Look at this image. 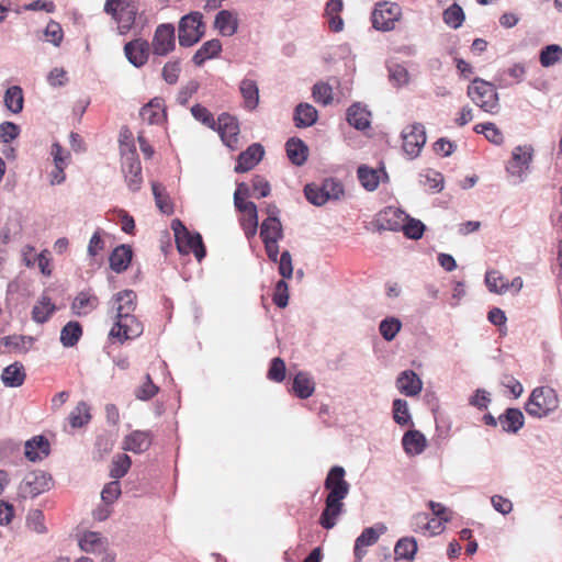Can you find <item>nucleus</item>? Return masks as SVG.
<instances>
[{
    "mask_svg": "<svg viewBox=\"0 0 562 562\" xmlns=\"http://www.w3.org/2000/svg\"><path fill=\"white\" fill-rule=\"evenodd\" d=\"M117 304L115 322L109 336L123 344L125 340L139 337L144 331L142 322L133 314L136 310V293L133 290H123L113 296Z\"/></svg>",
    "mask_w": 562,
    "mask_h": 562,
    "instance_id": "f257e3e1",
    "label": "nucleus"
},
{
    "mask_svg": "<svg viewBox=\"0 0 562 562\" xmlns=\"http://www.w3.org/2000/svg\"><path fill=\"white\" fill-rule=\"evenodd\" d=\"M559 407V398L555 391L549 386L536 387L529 395L526 404V413L535 418H543Z\"/></svg>",
    "mask_w": 562,
    "mask_h": 562,
    "instance_id": "f03ea898",
    "label": "nucleus"
},
{
    "mask_svg": "<svg viewBox=\"0 0 562 562\" xmlns=\"http://www.w3.org/2000/svg\"><path fill=\"white\" fill-rule=\"evenodd\" d=\"M171 228L175 234L177 249L182 255L193 254L198 261H201L206 250L202 240V236L196 232H190L183 223L176 218L171 222Z\"/></svg>",
    "mask_w": 562,
    "mask_h": 562,
    "instance_id": "7ed1b4c3",
    "label": "nucleus"
},
{
    "mask_svg": "<svg viewBox=\"0 0 562 562\" xmlns=\"http://www.w3.org/2000/svg\"><path fill=\"white\" fill-rule=\"evenodd\" d=\"M468 97L487 113H496L499 109L496 86L481 78H475L468 87Z\"/></svg>",
    "mask_w": 562,
    "mask_h": 562,
    "instance_id": "20e7f679",
    "label": "nucleus"
},
{
    "mask_svg": "<svg viewBox=\"0 0 562 562\" xmlns=\"http://www.w3.org/2000/svg\"><path fill=\"white\" fill-rule=\"evenodd\" d=\"M533 148L530 145L517 146L513 149L512 158L506 166V171L513 183L522 182L529 171Z\"/></svg>",
    "mask_w": 562,
    "mask_h": 562,
    "instance_id": "39448f33",
    "label": "nucleus"
},
{
    "mask_svg": "<svg viewBox=\"0 0 562 562\" xmlns=\"http://www.w3.org/2000/svg\"><path fill=\"white\" fill-rule=\"evenodd\" d=\"M202 19L200 12H191L181 18L178 26L180 46L191 47L201 40L204 34Z\"/></svg>",
    "mask_w": 562,
    "mask_h": 562,
    "instance_id": "423d86ee",
    "label": "nucleus"
},
{
    "mask_svg": "<svg viewBox=\"0 0 562 562\" xmlns=\"http://www.w3.org/2000/svg\"><path fill=\"white\" fill-rule=\"evenodd\" d=\"M50 475L42 470L29 472L22 479L18 495L21 498H34L49 490Z\"/></svg>",
    "mask_w": 562,
    "mask_h": 562,
    "instance_id": "0eeeda50",
    "label": "nucleus"
},
{
    "mask_svg": "<svg viewBox=\"0 0 562 562\" xmlns=\"http://www.w3.org/2000/svg\"><path fill=\"white\" fill-rule=\"evenodd\" d=\"M401 14L402 11L398 4L387 1L379 2L371 14L372 25L378 31H392Z\"/></svg>",
    "mask_w": 562,
    "mask_h": 562,
    "instance_id": "6e6552de",
    "label": "nucleus"
},
{
    "mask_svg": "<svg viewBox=\"0 0 562 562\" xmlns=\"http://www.w3.org/2000/svg\"><path fill=\"white\" fill-rule=\"evenodd\" d=\"M122 170L125 175L126 183L130 190L136 192L142 184V166L137 157L135 146H131L128 151L124 149V140H122Z\"/></svg>",
    "mask_w": 562,
    "mask_h": 562,
    "instance_id": "1a4fd4ad",
    "label": "nucleus"
},
{
    "mask_svg": "<svg viewBox=\"0 0 562 562\" xmlns=\"http://www.w3.org/2000/svg\"><path fill=\"white\" fill-rule=\"evenodd\" d=\"M403 150L411 158H416L426 143V131L422 123H414L402 132Z\"/></svg>",
    "mask_w": 562,
    "mask_h": 562,
    "instance_id": "9d476101",
    "label": "nucleus"
},
{
    "mask_svg": "<svg viewBox=\"0 0 562 562\" xmlns=\"http://www.w3.org/2000/svg\"><path fill=\"white\" fill-rule=\"evenodd\" d=\"M215 130L231 150L238 148L239 124L236 117L228 113H222L216 121Z\"/></svg>",
    "mask_w": 562,
    "mask_h": 562,
    "instance_id": "9b49d317",
    "label": "nucleus"
},
{
    "mask_svg": "<svg viewBox=\"0 0 562 562\" xmlns=\"http://www.w3.org/2000/svg\"><path fill=\"white\" fill-rule=\"evenodd\" d=\"M153 53L157 56H166L176 47L175 26L170 23L159 24L156 27L153 42Z\"/></svg>",
    "mask_w": 562,
    "mask_h": 562,
    "instance_id": "f8f14e48",
    "label": "nucleus"
},
{
    "mask_svg": "<svg viewBox=\"0 0 562 562\" xmlns=\"http://www.w3.org/2000/svg\"><path fill=\"white\" fill-rule=\"evenodd\" d=\"M387 530L386 526L378 522L372 527L364 528L355 541V562H361L367 551L366 548L375 544L379 538Z\"/></svg>",
    "mask_w": 562,
    "mask_h": 562,
    "instance_id": "ddd939ff",
    "label": "nucleus"
},
{
    "mask_svg": "<svg viewBox=\"0 0 562 562\" xmlns=\"http://www.w3.org/2000/svg\"><path fill=\"white\" fill-rule=\"evenodd\" d=\"M346 471L340 465L333 467L324 482L325 488L328 491L327 496L345 499L350 490V484L345 480Z\"/></svg>",
    "mask_w": 562,
    "mask_h": 562,
    "instance_id": "4468645a",
    "label": "nucleus"
},
{
    "mask_svg": "<svg viewBox=\"0 0 562 562\" xmlns=\"http://www.w3.org/2000/svg\"><path fill=\"white\" fill-rule=\"evenodd\" d=\"M127 60L136 68L144 66L149 56V44L143 38L133 40L124 45Z\"/></svg>",
    "mask_w": 562,
    "mask_h": 562,
    "instance_id": "2eb2a0df",
    "label": "nucleus"
},
{
    "mask_svg": "<svg viewBox=\"0 0 562 562\" xmlns=\"http://www.w3.org/2000/svg\"><path fill=\"white\" fill-rule=\"evenodd\" d=\"M409 527L414 532L426 536H436L443 530L441 520L430 518L426 513L415 514L411 519Z\"/></svg>",
    "mask_w": 562,
    "mask_h": 562,
    "instance_id": "dca6fc26",
    "label": "nucleus"
},
{
    "mask_svg": "<svg viewBox=\"0 0 562 562\" xmlns=\"http://www.w3.org/2000/svg\"><path fill=\"white\" fill-rule=\"evenodd\" d=\"M342 498L326 496L325 508L321 514L319 524L323 528L329 530L337 524V518L344 512Z\"/></svg>",
    "mask_w": 562,
    "mask_h": 562,
    "instance_id": "f3484780",
    "label": "nucleus"
},
{
    "mask_svg": "<svg viewBox=\"0 0 562 562\" xmlns=\"http://www.w3.org/2000/svg\"><path fill=\"white\" fill-rule=\"evenodd\" d=\"M342 498L326 496L325 508L321 514L319 524L323 528L329 530L337 524V518L344 512Z\"/></svg>",
    "mask_w": 562,
    "mask_h": 562,
    "instance_id": "a211bd4d",
    "label": "nucleus"
},
{
    "mask_svg": "<svg viewBox=\"0 0 562 562\" xmlns=\"http://www.w3.org/2000/svg\"><path fill=\"white\" fill-rule=\"evenodd\" d=\"M265 149L259 143L251 144L245 151L238 155L234 170L238 173L252 169L263 157Z\"/></svg>",
    "mask_w": 562,
    "mask_h": 562,
    "instance_id": "6ab92c4d",
    "label": "nucleus"
},
{
    "mask_svg": "<svg viewBox=\"0 0 562 562\" xmlns=\"http://www.w3.org/2000/svg\"><path fill=\"white\" fill-rule=\"evenodd\" d=\"M407 217L402 210L390 206L379 213L376 223L379 229L396 232L402 228L403 222Z\"/></svg>",
    "mask_w": 562,
    "mask_h": 562,
    "instance_id": "aec40b11",
    "label": "nucleus"
},
{
    "mask_svg": "<svg viewBox=\"0 0 562 562\" xmlns=\"http://www.w3.org/2000/svg\"><path fill=\"white\" fill-rule=\"evenodd\" d=\"M526 77V66L522 63H516L505 70H499L494 77L497 87L508 88L514 82L519 83Z\"/></svg>",
    "mask_w": 562,
    "mask_h": 562,
    "instance_id": "412c9836",
    "label": "nucleus"
},
{
    "mask_svg": "<svg viewBox=\"0 0 562 562\" xmlns=\"http://www.w3.org/2000/svg\"><path fill=\"white\" fill-rule=\"evenodd\" d=\"M99 306V299L91 291H81L79 292L72 303H71V312L76 316H87L92 311H94Z\"/></svg>",
    "mask_w": 562,
    "mask_h": 562,
    "instance_id": "4be33fe9",
    "label": "nucleus"
},
{
    "mask_svg": "<svg viewBox=\"0 0 562 562\" xmlns=\"http://www.w3.org/2000/svg\"><path fill=\"white\" fill-rule=\"evenodd\" d=\"M498 423L503 431L517 434L525 424V417L519 408L509 407L498 416Z\"/></svg>",
    "mask_w": 562,
    "mask_h": 562,
    "instance_id": "5701e85b",
    "label": "nucleus"
},
{
    "mask_svg": "<svg viewBox=\"0 0 562 562\" xmlns=\"http://www.w3.org/2000/svg\"><path fill=\"white\" fill-rule=\"evenodd\" d=\"M397 389L406 396H416L422 392L423 383L412 370L403 371L396 380Z\"/></svg>",
    "mask_w": 562,
    "mask_h": 562,
    "instance_id": "b1692460",
    "label": "nucleus"
},
{
    "mask_svg": "<svg viewBox=\"0 0 562 562\" xmlns=\"http://www.w3.org/2000/svg\"><path fill=\"white\" fill-rule=\"evenodd\" d=\"M402 446L406 454L417 456L424 452L427 447V440L419 430H408L402 438Z\"/></svg>",
    "mask_w": 562,
    "mask_h": 562,
    "instance_id": "393cba45",
    "label": "nucleus"
},
{
    "mask_svg": "<svg viewBox=\"0 0 562 562\" xmlns=\"http://www.w3.org/2000/svg\"><path fill=\"white\" fill-rule=\"evenodd\" d=\"M151 445V436L148 431L135 430L127 435L123 442V449L134 453L146 451Z\"/></svg>",
    "mask_w": 562,
    "mask_h": 562,
    "instance_id": "a878e982",
    "label": "nucleus"
},
{
    "mask_svg": "<svg viewBox=\"0 0 562 562\" xmlns=\"http://www.w3.org/2000/svg\"><path fill=\"white\" fill-rule=\"evenodd\" d=\"M25 457L36 462L49 454V442L44 436H35L25 442Z\"/></svg>",
    "mask_w": 562,
    "mask_h": 562,
    "instance_id": "bb28decb",
    "label": "nucleus"
},
{
    "mask_svg": "<svg viewBox=\"0 0 562 562\" xmlns=\"http://www.w3.org/2000/svg\"><path fill=\"white\" fill-rule=\"evenodd\" d=\"M238 211L243 213L240 225L244 229L245 236L248 239H250L257 234L258 229L257 206L254 202H249L248 204H245L241 210Z\"/></svg>",
    "mask_w": 562,
    "mask_h": 562,
    "instance_id": "cd10ccee",
    "label": "nucleus"
},
{
    "mask_svg": "<svg viewBox=\"0 0 562 562\" xmlns=\"http://www.w3.org/2000/svg\"><path fill=\"white\" fill-rule=\"evenodd\" d=\"M133 257V250L128 245L117 246L110 255V268L116 273L125 271Z\"/></svg>",
    "mask_w": 562,
    "mask_h": 562,
    "instance_id": "c85d7f7f",
    "label": "nucleus"
},
{
    "mask_svg": "<svg viewBox=\"0 0 562 562\" xmlns=\"http://www.w3.org/2000/svg\"><path fill=\"white\" fill-rule=\"evenodd\" d=\"M292 391L299 398L311 397L315 391V382L311 374L304 371L297 372L293 378Z\"/></svg>",
    "mask_w": 562,
    "mask_h": 562,
    "instance_id": "c756f323",
    "label": "nucleus"
},
{
    "mask_svg": "<svg viewBox=\"0 0 562 562\" xmlns=\"http://www.w3.org/2000/svg\"><path fill=\"white\" fill-rule=\"evenodd\" d=\"M318 119L317 110L310 103H300L294 109L293 120L296 127H310Z\"/></svg>",
    "mask_w": 562,
    "mask_h": 562,
    "instance_id": "7c9ffc66",
    "label": "nucleus"
},
{
    "mask_svg": "<svg viewBox=\"0 0 562 562\" xmlns=\"http://www.w3.org/2000/svg\"><path fill=\"white\" fill-rule=\"evenodd\" d=\"M26 378L24 367L21 362H13L5 367L1 373V381L7 387L21 386Z\"/></svg>",
    "mask_w": 562,
    "mask_h": 562,
    "instance_id": "2f4dec72",
    "label": "nucleus"
},
{
    "mask_svg": "<svg viewBox=\"0 0 562 562\" xmlns=\"http://www.w3.org/2000/svg\"><path fill=\"white\" fill-rule=\"evenodd\" d=\"M214 26L223 36H232L237 32L238 19L232 11L222 10L215 16Z\"/></svg>",
    "mask_w": 562,
    "mask_h": 562,
    "instance_id": "473e14b6",
    "label": "nucleus"
},
{
    "mask_svg": "<svg viewBox=\"0 0 562 562\" xmlns=\"http://www.w3.org/2000/svg\"><path fill=\"white\" fill-rule=\"evenodd\" d=\"M137 9L133 4L132 0H125V3L120 7V13L115 21L117 22L119 33L121 35L126 34L135 23Z\"/></svg>",
    "mask_w": 562,
    "mask_h": 562,
    "instance_id": "72a5a7b5",
    "label": "nucleus"
},
{
    "mask_svg": "<svg viewBox=\"0 0 562 562\" xmlns=\"http://www.w3.org/2000/svg\"><path fill=\"white\" fill-rule=\"evenodd\" d=\"M262 243H279L283 238V227L279 218H266L260 226Z\"/></svg>",
    "mask_w": 562,
    "mask_h": 562,
    "instance_id": "f704fd0d",
    "label": "nucleus"
},
{
    "mask_svg": "<svg viewBox=\"0 0 562 562\" xmlns=\"http://www.w3.org/2000/svg\"><path fill=\"white\" fill-rule=\"evenodd\" d=\"M286 155L290 161L295 166H302L308 155V147L306 144L296 137L290 138L285 144Z\"/></svg>",
    "mask_w": 562,
    "mask_h": 562,
    "instance_id": "c9c22d12",
    "label": "nucleus"
},
{
    "mask_svg": "<svg viewBox=\"0 0 562 562\" xmlns=\"http://www.w3.org/2000/svg\"><path fill=\"white\" fill-rule=\"evenodd\" d=\"M56 310L57 307L52 300L46 295H42L33 306L32 319L37 324H44L48 322Z\"/></svg>",
    "mask_w": 562,
    "mask_h": 562,
    "instance_id": "e433bc0d",
    "label": "nucleus"
},
{
    "mask_svg": "<svg viewBox=\"0 0 562 562\" xmlns=\"http://www.w3.org/2000/svg\"><path fill=\"white\" fill-rule=\"evenodd\" d=\"M347 122L359 131L366 130L370 126V112L359 103H355L347 110Z\"/></svg>",
    "mask_w": 562,
    "mask_h": 562,
    "instance_id": "4c0bfd02",
    "label": "nucleus"
},
{
    "mask_svg": "<svg viewBox=\"0 0 562 562\" xmlns=\"http://www.w3.org/2000/svg\"><path fill=\"white\" fill-rule=\"evenodd\" d=\"M239 91L243 95L245 108L255 110L259 103V88L255 80L244 78L239 85Z\"/></svg>",
    "mask_w": 562,
    "mask_h": 562,
    "instance_id": "58836bf2",
    "label": "nucleus"
},
{
    "mask_svg": "<svg viewBox=\"0 0 562 562\" xmlns=\"http://www.w3.org/2000/svg\"><path fill=\"white\" fill-rule=\"evenodd\" d=\"M105 546L106 540L99 532L88 531L79 539L80 549L87 553H101Z\"/></svg>",
    "mask_w": 562,
    "mask_h": 562,
    "instance_id": "ea45409f",
    "label": "nucleus"
},
{
    "mask_svg": "<svg viewBox=\"0 0 562 562\" xmlns=\"http://www.w3.org/2000/svg\"><path fill=\"white\" fill-rule=\"evenodd\" d=\"M222 50V44L220 40L213 38L206 41L202 44V46L195 52L192 57V61L196 66H202L207 59H211L217 56Z\"/></svg>",
    "mask_w": 562,
    "mask_h": 562,
    "instance_id": "a19ab883",
    "label": "nucleus"
},
{
    "mask_svg": "<svg viewBox=\"0 0 562 562\" xmlns=\"http://www.w3.org/2000/svg\"><path fill=\"white\" fill-rule=\"evenodd\" d=\"M5 108L13 114H19L23 110L24 97L23 90L20 86L9 87L3 95Z\"/></svg>",
    "mask_w": 562,
    "mask_h": 562,
    "instance_id": "79ce46f5",
    "label": "nucleus"
},
{
    "mask_svg": "<svg viewBox=\"0 0 562 562\" xmlns=\"http://www.w3.org/2000/svg\"><path fill=\"white\" fill-rule=\"evenodd\" d=\"M443 176L432 169H426L418 175V182L431 192H440L443 189Z\"/></svg>",
    "mask_w": 562,
    "mask_h": 562,
    "instance_id": "37998d69",
    "label": "nucleus"
},
{
    "mask_svg": "<svg viewBox=\"0 0 562 562\" xmlns=\"http://www.w3.org/2000/svg\"><path fill=\"white\" fill-rule=\"evenodd\" d=\"M417 552V542L413 537H404L397 540L394 547L396 560L412 561Z\"/></svg>",
    "mask_w": 562,
    "mask_h": 562,
    "instance_id": "c03bdc74",
    "label": "nucleus"
},
{
    "mask_svg": "<svg viewBox=\"0 0 562 562\" xmlns=\"http://www.w3.org/2000/svg\"><path fill=\"white\" fill-rule=\"evenodd\" d=\"M82 336V327L76 321L68 322L60 330V342L64 347H74Z\"/></svg>",
    "mask_w": 562,
    "mask_h": 562,
    "instance_id": "a18cd8bd",
    "label": "nucleus"
},
{
    "mask_svg": "<svg viewBox=\"0 0 562 562\" xmlns=\"http://www.w3.org/2000/svg\"><path fill=\"white\" fill-rule=\"evenodd\" d=\"M2 344L12 351L25 353L30 350L34 342L31 336L11 335L2 338Z\"/></svg>",
    "mask_w": 562,
    "mask_h": 562,
    "instance_id": "49530a36",
    "label": "nucleus"
},
{
    "mask_svg": "<svg viewBox=\"0 0 562 562\" xmlns=\"http://www.w3.org/2000/svg\"><path fill=\"white\" fill-rule=\"evenodd\" d=\"M485 284L491 292L496 294H504L509 290V282L496 270L486 272Z\"/></svg>",
    "mask_w": 562,
    "mask_h": 562,
    "instance_id": "de8ad7c7",
    "label": "nucleus"
},
{
    "mask_svg": "<svg viewBox=\"0 0 562 562\" xmlns=\"http://www.w3.org/2000/svg\"><path fill=\"white\" fill-rule=\"evenodd\" d=\"M358 179L362 187L368 191H374L380 183L379 172L367 166H360L358 168Z\"/></svg>",
    "mask_w": 562,
    "mask_h": 562,
    "instance_id": "09e8293b",
    "label": "nucleus"
},
{
    "mask_svg": "<svg viewBox=\"0 0 562 562\" xmlns=\"http://www.w3.org/2000/svg\"><path fill=\"white\" fill-rule=\"evenodd\" d=\"M69 423L74 428L82 427L91 419L89 406L86 402H79L69 414Z\"/></svg>",
    "mask_w": 562,
    "mask_h": 562,
    "instance_id": "8fccbe9b",
    "label": "nucleus"
},
{
    "mask_svg": "<svg viewBox=\"0 0 562 562\" xmlns=\"http://www.w3.org/2000/svg\"><path fill=\"white\" fill-rule=\"evenodd\" d=\"M402 328V323L397 317H386L381 321L379 331L384 340L392 341Z\"/></svg>",
    "mask_w": 562,
    "mask_h": 562,
    "instance_id": "3c124183",
    "label": "nucleus"
},
{
    "mask_svg": "<svg viewBox=\"0 0 562 562\" xmlns=\"http://www.w3.org/2000/svg\"><path fill=\"white\" fill-rule=\"evenodd\" d=\"M464 18L462 8L457 3H452L442 14L443 22L454 30L463 24Z\"/></svg>",
    "mask_w": 562,
    "mask_h": 562,
    "instance_id": "603ef678",
    "label": "nucleus"
},
{
    "mask_svg": "<svg viewBox=\"0 0 562 562\" xmlns=\"http://www.w3.org/2000/svg\"><path fill=\"white\" fill-rule=\"evenodd\" d=\"M477 134H484L487 140L495 145H501L504 140L503 133L494 123H481L474 126Z\"/></svg>",
    "mask_w": 562,
    "mask_h": 562,
    "instance_id": "864d4df0",
    "label": "nucleus"
},
{
    "mask_svg": "<svg viewBox=\"0 0 562 562\" xmlns=\"http://www.w3.org/2000/svg\"><path fill=\"white\" fill-rule=\"evenodd\" d=\"M393 418L400 426L412 424V416L405 400L396 398L393 401Z\"/></svg>",
    "mask_w": 562,
    "mask_h": 562,
    "instance_id": "5fc2aeb1",
    "label": "nucleus"
},
{
    "mask_svg": "<svg viewBox=\"0 0 562 562\" xmlns=\"http://www.w3.org/2000/svg\"><path fill=\"white\" fill-rule=\"evenodd\" d=\"M561 57L562 47L557 44H551L541 49L539 60L543 67H550L557 64Z\"/></svg>",
    "mask_w": 562,
    "mask_h": 562,
    "instance_id": "6e6d98bb",
    "label": "nucleus"
},
{
    "mask_svg": "<svg viewBox=\"0 0 562 562\" xmlns=\"http://www.w3.org/2000/svg\"><path fill=\"white\" fill-rule=\"evenodd\" d=\"M131 464L132 460L127 454L122 453L116 456L112 461L110 470L111 477L115 480L123 477L130 470Z\"/></svg>",
    "mask_w": 562,
    "mask_h": 562,
    "instance_id": "4d7b16f0",
    "label": "nucleus"
},
{
    "mask_svg": "<svg viewBox=\"0 0 562 562\" xmlns=\"http://www.w3.org/2000/svg\"><path fill=\"white\" fill-rule=\"evenodd\" d=\"M305 198L310 203L316 206H322L328 202L325 196V190H323V184L310 183L304 188Z\"/></svg>",
    "mask_w": 562,
    "mask_h": 562,
    "instance_id": "13d9d810",
    "label": "nucleus"
},
{
    "mask_svg": "<svg viewBox=\"0 0 562 562\" xmlns=\"http://www.w3.org/2000/svg\"><path fill=\"white\" fill-rule=\"evenodd\" d=\"M159 391V387L153 382L149 374H146L143 383L134 391L135 397L139 401L153 398Z\"/></svg>",
    "mask_w": 562,
    "mask_h": 562,
    "instance_id": "bf43d9fd",
    "label": "nucleus"
},
{
    "mask_svg": "<svg viewBox=\"0 0 562 562\" xmlns=\"http://www.w3.org/2000/svg\"><path fill=\"white\" fill-rule=\"evenodd\" d=\"M322 184L328 201H338L345 194L342 183L335 178L325 179Z\"/></svg>",
    "mask_w": 562,
    "mask_h": 562,
    "instance_id": "052dcab7",
    "label": "nucleus"
},
{
    "mask_svg": "<svg viewBox=\"0 0 562 562\" xmlns=\"http://www.w3.org/2000/svg\"><path fill=\"white\" fill-rule=\"evenodd\" d=\"M312 95L316 102L328 105L333 101V88L328 83L317 82L313 86Z\"/></svg>",
    "mask_w": 562,
    "mask_h": 562,
    "instance_id": "680f3d73",
    "label": "nucleus"
},
{
    "mask_svg": "<svg viewBox=\"0 0 562 562\" xmlns=\"http://www.w3.org/2000/svg\"><path fill=\"white\" fill-rule=\"evenodd\" d=\"M389 78L393 86L403 87L408 83L409 74L404 66L394 64L389 67Z\"/></svg>",
    "mask_w": 562,
    "mask_h": 562,
    "instance_id": "e2e57ef3",
    "label": "nucleus"
},
{
    "mask_svg": "<svg viewBox=\"0 0 562 562\" xmlns=\"http://www.w3.org/2000/svg\"><path fill=\"white\" fill-rule=\"evenodd\" d=\"M286 368L283 359L276 357L271 360L270 367L267 373V378L270 381L281 383L285 379Z\"/></svg>",
    "mask_w": 562,
    "mask_h": 562,
    "instance_id": "0e129e2a",
    "label": "nucleus"
},
{
    "mask_svg": "<svg viewBox=\"0 0 562 562\" xmlns=\"http://www.w3.org/2000/svg\"><path fill=\"white\" fill-rule=\"evenodd\" d=\"M192 116L205 126L215 130L216 121L213 114L203 105L195 104L191 108Z\"/></svg>",
    "mask_w": 562,
    "mask_h": 562,
    "instance_id": "69168bd1",
    "label": "nucleus"
},
{
    "mask_svg": "<svg viewBox=\"0 0 562 562\" xmlns=\"http://www.w3.org/2000/svg\"><path fill=\"white\" fill-rule=\"evenodd\" d=\"M401 229L407 238L417 240L423 237L425 225L419 220L408 218L406 224L403 223Z\"/></svg>",
    "mask_w": 562,
    "mask_h": 562,
    "instance_id": "338daca9",
    "label": "nucleus"
},
{
    "mask_svg": "<svg viewBox=\"0 0 562 562\" xmlns=\"http://www.w3.org/2000/svg\"><path fill=\"white\" fill-rule=\"evenodd\" d=\"M272 301L280 308H284L288 306L289 289L285 280H279L276 283Z\"/></svg>",
    "mask_w": 562,
    "mask_h": 562,
    "instance_id": "774afa93",
    "label": "nucleus"
}]
</instances>
